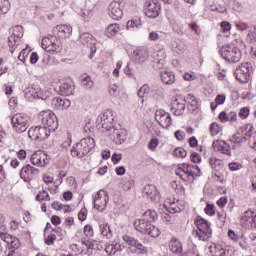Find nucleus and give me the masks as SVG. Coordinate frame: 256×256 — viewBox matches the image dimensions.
<instances>
[{
    "label": "nucleus",
    "instance_id": "nucleus-1",
    "mask_svg": "<svg viewBox=\"0 0 256 256\" xmlns=\"http://www.w3.org/2000/svg\"><path fill=\"white\" fill-rule=\"evenodd\" d=\"M175 174L185 183H193L197 177H201V168L197 165L183 163L176 169Z\"/></svg>",
    "mask_w": 256,
    "mask_h": 256
},
{
    "label": "nucleus",
    "instance_id": "nucleus-2",
    "mask_svg": "<svg viewBox=\"0 0 256 256\" xmlns=\"http://www.w3.org/2000/svg\"><path fill=\"white\" fill-rule=\"evenodd\" d=\"M92 149H95V139L92 137L82 138L79 142L73 145L70 153L72 157L77 159H83L85 155H88Z\"/></svg>",
    "mask_w": 256,
    "mask_h": 256
},
{
    "label": "nucleus",
    "instance_id": "nucleus-3",
    "mask_svg": "<svg viewBox=\"0 0 256 256\" xmlns=\"http://www.w3.org/2000/svg\"><path fill=\"white\" fill-rule=\"evenodd\" d=\"M134 227L136 231L142 233L143 235H149L150 237H159L161 235V230L158 227L151 224L147 219L143 216L140 219H136L134 221Z\"/></svg>",
    "mask_w": 256,
    "mask_h": 256
},
{
    "label": "nucleus",
    "instance_id": "nucleus-4",
    "mask_svg": "<svg viewBox=\"0 0 256 256\" xmlns=\"http://www.w3.org/2000/svg\"><path fill=\"white\" fill-rule=\"evenodd\" d=\"M194 225H196V237L199 241H209L213 235V230L211 229V223L201 216H197Z\"/></svg>",
    "mask_w": 256,
    "mask_h": 256
},
{
    "label": "nucleus",
    "instance_id": "nucleus-5",
    "mask_svg": "<svg viewBox=\"0 0 256 256\" xmlns=\"http://www.w3.org/2000/svg\"><path fill=\"white\" fill-rule=\"evenodd\" d=\"M220 55L228 63H239L243 57L241 50L233 44L222 46Z\"/></svg>",
    "mask_w": 256,
    "mask_h": 256
},
{
    "label": "nucleus",
    "instance_id": "nucleus-6",
    "mask_svg": "<svg viewBox=\"0 0 256 256\" xmlns=\"http://www.w3.org/2000/svg\"><path fill=\"white\" fill-rule=\"evenodd\" d=\"M41 47L47 53H61V40L55 34H48L42 38Z\"/></svg>",
    "mask_w": 256,
    "mask_h": 256
},
{
    "label": "nucleus",
    "instance_id": "nucleus-7",
    "mask_svg": "<svg viewBox=\"0 0 256 256\" xmlns=\"http://www.w3.org/2000/svg\"><path fill=\"white\" fill-rule=\"evenodd\" d=\"M40 117L45 129H47L50 133L57 131L59 128V122L57 121V116H55L53 111H42L40 112Z\"/></svg>",
    "mask_w": 256,
    "mask_h": 256
},
{
    "label": "nucleus",
    "instance_id": "nucleus-8",
    "mask_svg": "<svg viewBox=\"0 0 256 256\" xmlns=\"http://www.w3.org/2000/svg\"><path fill=\"white\" fill-rule=\"evenodd\" d=\"M11 123L16 133H25L29 129V116L25 114H15L11 118Z\"/></svg>",
    "mask_w": 256,
    "mask_h": 256
},
{
    "label": "nucleus",
    "instance_id": "nucleus-9",
    "mask_svg": "<svg viewBox=\"0 0 256 256\" xmlns=\"http://www.w3.org/2000/svg\"><path fill=\"white\" fill-rule=\"evenodd\" d=\"M79 41L84 47H90L89 59H93L95 53H97V46H95L97 44V39H95L91 33L82 32L79 35Z\"/></svg>",
    "mask_w": 256,
    "mask_h": 256
},
{
    "label": "nucleus",
    "instance_id": "nucleus-10",
    "mask_svg": "<svg viewBox=\"0 0 256 256\" xmlns=\"http://www.w3.org/2000/svg\"><path fill=\"white\" fill-rule=\"evenodd\" d=\"M21 37H23V26H14L11 29V35L8 37V47L10 53H15V49H17V45H19Z\"/></svg>",
    "mask_w": 256,
    "mask_h": 256
},
{
    "label": "nucleus",
    "instance_id": "nucleus-11",
    "mask_svg": "<svg viewBox=\"0 0 256 256\" xmlns=\"http://www.w3.org/2000/svg\"><path fill=\"white\" fill-rule=\"evenodd\" d=\"M50 135L51 133L44 126L31 127L28 131V137L32 141H45Z\"/></svg>",
    "mask_w": 256,
    "mask_h": 256
},
{
    "label": "nucleus",
    "instance_id": "nucleus-12",
    "mask_svg": "<svg viewBox=\"0 0 256 256\" xmlns=\"http://www.w3.org/2000/svg\"><path fill=\"white\" fill-rule=\"evenodd\" d=\"M109 203V194L105 190H99L94 196V209L103 213Z\"/></svg>",
    "mask_w": 256,
    "mask_h": 256
},
{
    "label": "nucleus",
    "instance_id": "nucleus-13",
    "mask_svg": "<svg viewBox=\"0 0 256 256\" xmlns=\"http://www.w3.org/2000/svg\"><path fill=\"white\" fill-rule=\"evenodd\" d=\"M50 95L51 93L49 91L43 90L37 85H33L31 89L25 93V98L28 101H33V99H42V101H45V99H49Z\"/></svg>",
    "mask_w": 256,
    "mask_h": 256
},
{
    "label": "nucleus",
    "instance_id": "nucleus-14",
    "mask_svg": "<svg viewBox=\"0 0 256 256\" xmlns=\"http://www.w3.org/2000/svg\"><path fill=\"white\" fill-rule=\"evenodd\" d=\"M108 137L111 141H114L116 145H122L127 140V132L123 129H117L113 126H110L106 129Z\"/></svg>",
    "mask_w": 256,
    "mask_h": 256
},
{
    "label": "nucleus",
    "instance_id": "nucleus-15",
    "mask_svg": "<svg viewBox=\"0 0 256 256\" xmlns=\"http://www.w3.org/2000/svg\"><path fill=\"white\" fill-rule=\"evenodd\" d=\"M240 225L244 229H256V212L252 210L245 211L241 216Z\"/></svg>",
    "mask_w": 256,
    "mask_h": 256
},
{
    "label": "nucleus",
    "instance_id": "nucleus-16",
    "mask_svg": "<svg viewBox=\"0 0 256 256\" xmlns=\"http://www.w3.org/2000/svg\"><path fill=\"white\" fill-rule=\"evenodd\" d=\"M155 120L160 126L163 127V129H169V127L173 125L171 114L163 109H158L155 111Z\"/></svg>",
    "mask_w": 256,
    "mask_h": 256
},
{
    "label": "nucleus",
    "instance_id": "nucleus-17",
    "mask_svg": "<svg viewBox=\"0 0 256 256\" xmlns=\"http://www.w3.org/2000/svg\"><path fill=\"white\" fill-rule=\"evenodd\" d=\"M144 13L149 17V19H157V17L161 15V3L159 0L149 1L146 5Z\"/></svg>",
    "mask_w": 256,
    "mask_h": 256
},
{
    "label": "nucleus",
    "instance_id": "nucleus-18",
    "mask_svg": "<svg viewBox=\"0 0 256 256\" xmlns=\"http://www.w3.org/2000/svg\"><path fill=\"white\" fill-rule=\"evenodd\" d=\"M251 71V64L249 63H242L238 68L235 70V77L237 81L240 83H247L249 81L251 75L249 74Z\"/></svg>",
    "mask_w": 256,
    "mask_h": 256
},
{
    "label": "nucleus",
    "instance_id": "nucleus-19",
    "mask_svg": "<svg viewBox=\"0 0 256 256\" xmlns=\"http://www.w3.org/2000/svg\"><path fill=\"white\" fill-rule=\"evenodd\" d=\"M49 161V156L41 150L34 152L30 157V163H32V165H36L37 167H47Z\"/></svg>",
    "mask_w": 256,
    "mask_h": 256
},
{
    "label": "nucleus",
    "instance_id": "nucleus-20",
    "mask_svg": "<svg viewBox=\"0 0 256 256\" xmlns=\"http://www.w3.org/2000/svg\"><path fill=\"white\" fill-rule=\"evenodd\" d=\"M185 103H187V99L185 98V96H177L172 101L171 113H173V115H176V117H179V115H183V113H185Z\"/></svg>",
    "mask_w": 256,
    "mask_h": 256
},
{
    "label": "nucleus",
    "instance_id": "nucleus-21",
    "mask_svg": "<svg viewBox=\"0 0 256 256\" xmlns=\"http://www.w3.org/2000/svg\"><path fill=\"white\" fill-rule=\"evenodd\" d=\"M40 171L39 168H35L31 166L30 164L25 165L21 171L20 176L23 181L26 183H29V181H32V179H35L37 175H39Z\"/></svg>",
    "mask_w": 256,
    "mask_h": 256
},
{
    "label": "nucleus",
    "instance_id": "nucleus-22",
    "mask_svg": "<svg viewBox=\"0 0 256 256\" xmlns=\"http://www.w3.org/2000/svg\"><path fill=\"white\" fill-rule=\"evenodd\" d=\"M52 33L58 39H69V37H71V33H73V27L67 24L57 25L53 28Z\"/></svg>",
    "mask_w": 256,
    "mask_h": 256
},
{
    "label": "nucleus",
    "instance_id": "nucleus-23",
    "mask_svg": "<svg viewBox=\"0 0 256 256\" xmlns=\"http://www.w3.org/2000/svg\"><path fill=\"white\" fill-rule=\"evenodd\" d=\"M123 241L127 243L130 247H135L136 251H138L139 255H147L149 253V249L145 247L138 239L133 238L129 235L123 236Z\"/></svg>",
    "mask_w": 256,
    "mask_h": 256
},
{
    "label": "nucleus",
    "instance_id": "nucleus-24",
    "mask_svg": "<svg viewBox=\"0 0 256 256\" xmlns=\"http://www.w3.org/2000/svg\"><path fill=\"white\" fill-rule=\"evenodd\" d=\"M143 197H147L150 199V201H153L154 203H157L159 199H161V196L159 194V190H157V187L153 184H147L142 188Z\"/></svg>",
    "mask_w": 256,
    "mask_h": 256
},
{
    "label": "nucleus",
    "instance_id": "nucleus-25",
    "mask_svg": "<svg viewBox=\"0 0 256 256\" xmlns=\"http://www.w3.org/2000/svg\"><path fill=\"white\" fill-rule=\"evenodd\" d=\"M109 16L115 21H119L123 17V9H121V3L113 1L108 7Z\"/></svg>",
    "mask_w": 256,
    "mask_h": 256
},
{
    "label": "nucleus",
    "instance_id": "nucleus-26",
    "mask_svg": "<svg viewBox=\"0 0 256 256\" xmlns=\"http://www.w3.org/2000/svg\"><path fill=\"white\" fill-rule=\"evenodd\" d=\"M51 105L57 111H63L71 107V100L65 97H54L52 99Z\"/></svg>",
    "mask_w": 256,
    "mask_h": 256
},
{
    "label": "nucleus",
    "instance_id": "nucleus-27",
    "mask_svg": "<svg viewBox=\"0 0 256 256\" xmlns=\"http://www.w3.org/2000/svg\"><path fill=\"white\" fill-rule=\"evenodd\" d=\"M212 147L214 151H219L222 155L231 157V146L225 140H215L212 143Z\"/></svg>",
    "mask_w": 256,
    "mask_h": 256
},
{
    "label": "nucleus",
    "instance_id": "nucleus-28",
    "mask_svg": "<svg viewBox=\"0 0 256 256\" xmlns=\"http://www.w3.org/2000/svg\"><path fill=\"white\" fill-rule=\"evenodd\" d=\"M100 121L102 123V129H109L110 127H113V121H115V118H113V112L111 110H106L102 114H100Z\"/></svg>",
    "mask_w": 256,
    "mask_h": 256
},
{
    "label": "nucleus",
    "instance_id": "nucleus-29",
    "mask_svg": "<svg viewBox=\"0 0 256 256\" xmlns=\"http://www.w3.org/2000/svg\"><path fill=\"white\" fill-rule=\"evenodd\" d=\"M149 59V51L145 48H138L133 51V60L135 63H145Z\"/></svg>",
    "mask_w": 256,
    "mask_h": 256
},
{
    "label": "nucleus",
    "instance_id": "nucleus-30",
    "mask_svg": "<svg viewBox=\"0 0 256 256\" xmlns=\"http://www.w3.org/2000/svg\"><path fill=\"white\" fill-rule=\"evenodd\" d=\"M185 99L186 103H188V111H190V113H197V111H199V102L197 101V97H195V95L188 94Z\"/></svg>",
    "mask_w": 256,
    "mask_h": 256
},
{
    "label": "nucleus",
    "instance_id": "nucleus-31",
    "mask_svg": "<svg viewBox=\"0 0 256 256\" xmlns=\"http://www.w3.org/2000/svg\"><path fill=\"white\" fill-rule=\"evenodd\" d=\"M0 239L4 241V243H7L10 247H20L19 239L13 237L9 233H0Z\"/></svg>",
    "mask_w": 256,
    "mask_h": 256
},
{
    "label": "nucleus",
    "instance_id": "nucleus-32",
    "mask_svg": "<svg viewBox=\"0 0 256 256\" xmlns=\"http://www.w3.org/2000/svg\"><path fill=\"white\" fill-rule=\"evenodd\" d=\"M169 249L174 255H181L183 253V243L177 238H172L169 243Z\"/></svg>",
    "mask_w": 256,
    "mask_h": 256
},
{
    "label": "nucleus",
    "instance_id": "nucleus-33",
    "mask_svg": "<svg viewBox=\"0 0 256 256\" xmlns=\"http://www.w3.org/2000/svg\"><path fill=\"white\" fill-rule=\"evenodd\" d=\"M164 207L168 211V213H181V207L177 206L175 199L168 198L164 202Z\"/></svg>",
    "mask_w": 256,
    "mask_h": 256
},
{
    "label": "nucleus",
    "instance_id": "nucleus-34",
    "mask_svg": "<svg viewBox=\"0 0 256 256\" xmlns=\"http://www.w3.org/2000/svg\"><path fill=\"white\" fill-rule=\"evenodd\" d=\"M160 78L162 83L166 85H173L175 83V75L171 71L162 70L160 72Z\"/></svg>",
    "mask_w": 256,
    "mask_h": 256
},
{
    "label": "nucleus",
    "instance_id": "nucleus-35",
    "mask_svg": "<svg viewBox=\"0 0 256 256\" xmlns=\"http://www.w3.org/2000/svg\"><path fill=\"white\" fill-rule=\"evenodd\" d=\"M210 253H212L213 256H231L229 250L224 249L222 245L217 244L210 246Z\"/></svg>",
    "mask_w": 256,
    "mask_h": 256
},
{
    "label": "nucleus",
    "instance_id": "nucleus-36",
    "mask_svg": "<svg viewBox=\"0 0 256 256\" xmlns=\"http://www.w3.org/2000/svg\"><path fill=\"white\" fill-rule=\"evenodd\" d=\"M60 95H73V92L75 91V86L69 82H64L60 84L59 86Z\"/></svg>",
    "mask_w": 256,
    "mask_h": 256
},
{
    "label": "nucleus",
    "instance_id": "nucleus-37",
    "mask_svg": "<svg viewBox=\"0 0 256 256\" xmlns=\"http://www.w3.org/2000/svg\"><path fill=\"white\" fill-rule=\"evenodd\" d=\"M168 20L173 31L178 35H183V25L181 24V21L177 18H168Z\"/></svg>",
    "mask_w": 256,
    "mask_h": 256
},
{
    "label": "nucleus",
    "instance_id": "nucleus-38",
    "mask_svg": "<svg viewBox=\"0 0 256 256\" xmlns=\"http://www.w3.org/2000/svg\"><path fill=\"white\" fill-rule=\"evenodd\" d=\"M253 129H254L253 125L244 124L242 127L239 128L238 133L242 137H246V139L248 140L249 137L253 135Z\"/></svg>",
    "mask_w": 256,
    "mask_h": 256
},
{
    "label": "nucleus",
    "instance_id": "nucleus-39",
    "mask_svg": "<svg viewBox=\"0 0 256 256\" xmlns=\"http://www.w3.org/2000/svg\"><path fill=\"white\" fill-rule=\"evenodd\" d=\"M209 165L213 171H223V162L215 156L209 158Z\"/></svg>",
    "mask_w": 256,
    "mask_h": 256
},
{
    "label": "nucleus",
    "instance_id": "nucleus-40",
    "mask_svg": "<svg viewBox=\"0 0 256 256\" xmlns=\"http://www.w3.org/2000/svg\"><path fill=\"white\" fill-rule=\"evenodd\" d=\"M121 251V244L117 242L108 243L105 246V252L107 255H115V253Z\"/></svg>",
    "mask_w": 256,
    "mask_h": 256
},
{
    "label": "nucleus",
    "instance_id": "nucleus-41",
    "mask_svg": "<svg viewBox=\"0 0 256 256\" xmlns=\"http://www.w3.org/2000/svg\"><path fill=\"white\" fill-rule=\"evenodd\" d=\"M120 30H121V27L119 26V24L117 23L110 24L105 30V36L115 37V35H117Z\"/></svg>",
    "mask_w": 256,
    "mask_h": 256
},
{
    "label": "nucleus",
    "instance_id": "nucleus-42",
    "mask_svg": "<svg viewBox=\"0 0 256 256\" xmlns=\"http://www.w3.org/2000/svg\"><path fill=\"white\" fill-rule=\"evenodd\" d=\"M81 85L84 89H93L95 82L91 79V76L84 74L81 76Z\"/></svg>",
    "mask_w": 256,
    "mask_h": 256
},
{
    "label": "nucleus",
    "instance_id": "nucleus-43",
    "mask_svg": "<svg viewBox=\"0 0 256 256\" xmlns=\"http://www.w3.org/2000/svg\"><path fill=\"white\" fill-rule=\"evenodd\" d=\"M100 232L103 237H106V239H111L113 237L111 227L107 223L100 224Z\"/></svg>",
    "mask_w": 256,
    "mask_h": 256
},
{
    "label": "nucleus",
    "instance_id": "nucleus-44",
    "mask_svg": "<svg viewBox=\"0 0 256 256\" xmlns=\"http://www.w3.org/2000/svg\"><path fill=\"white\" fill-rule=\"evenodd\" d=\"M246 43H256V27L250 26L245 38Z\"/></svg>",
    "mask_w": 256,
    "mask_h": 256
},
{
    "label": "nucleus",
    "instance_id": "nucleus-45",
    "mask_svg": "<svg viewBox=\"0 0 256 256\" xmlns=\"http://www.w3.org/2000/svg\"><path fill=\"white\" fill-rule=\"evenodd\" d=\"M226 100H227V96L225 94H218L215 97V103L210 104L212 111H215V109H217V105H223Z\"/></svg>",
    "mask_w": 256,
    "mask_h": 256
},
{
    "label": "nucleus",
    "instance_id": "nucleus-46",
    "mask_svg": "<svg viewBox=\"0 0 256 256\" xmlns=\"http://www.w3.org/2000/svg\"><path fill=\"white\" fill-rule=\"evenodd\" d=\"M142 217L146 219V221H149V223H153V221H157L159 214H157V211L155 210H148Z\"/></svg>",
    "mask_w": 256,
    "mask_h": 256
},
{
    "label": "nucleus",
    "instance_id": "nucleus-47",
    "mask_svg": "<svg viewBox=\"0 0 256 256\" xmlns=\"http://www.w3.org/2000/svg\"><path fill=\"white\" fill-rule=\"evenodd\" d=\"M9 9H11L9 0H0V15H7Z\"/></svg>",
    "mask_w": 256,
    "mask_h": 256
},
{
    "label": "nucleus",
    "instance_id": "nucleus-48",
    "mask_svg": "<svg viewBox=\"0 0 256 256\" xmlns=\"http://www.w3.org/2000/svg\"><path fill=\"white\" fill-rule=\"evenodd\" d=\"M120 187L123 191H129L133 187V180L129 178H122Z\"/></svg>",
    "mask_w": 256,
    "mask_h": 256
},
{
    "label": "nucleus",
    "instance_id": "nucleus-49",
    "mask_svg": "<svg viewBox=\"0 0 256 256\" xmlns=\"http://www.w3.org/2000/svg\"><path fill=\"white\" fill-rule=\"evenodd\" d=\"M230 141H231V143H234V145H240L241 143H245L247 141V137L242 136L238 132L237 134H234L232 136V139Z\"/></svg>",
    "mask_w": 256,
    "mask_h": 256
},
{
    "label": "nucleus",
    "instance_id": "nucleus-50",
    "mask_svg": "<svg viewBox=\"0 0 256 256\" xmlns=\"http://www.w3.org/2000/svg\"><path fill=\"white\" fill-rule=\"evenodd\" d=\"M36 201H51V197L47 191L42 190L36 195Z\"/></svg>",
    "mask_w": 256,
    "mask_h": 256
},
{
    "label": "nucleus",
    "instance_id": "nucleus-51",
    "mask_svg": "<svg viewBox=\"0 0 256 256\" xmlns=\"http://www.w3.org/2000/svg\"><path fill=\"white\" fill-rule=\"evenodd\" d=\"M149 91H151V88L149 87V84H144L138 91V97L143 99L146 95H149Z\"/></svg>",
    "mask_w": 256,
    "mask_h": 256
},
{
    "label": "nucleus",
    "instance_id": "nucleus-52",
    "mask_svg": "<svg viewBox=\"0 0 256 256\" xmlns=\"http://www.w3.org/2000/svg\"><path fill=\"white\" fill-rule=\"evenodd\" d=\"M109 94L111 95V97H119V95L121 94V90H119V86L115 84H111L109 86Z\"/></svg>",
    "mask_w": 256,
    "mask_h": 256
},
{
    "label": "nucleus",
    "instance_id": "nucleus-53",
    "mask_svg": "<svg viewBox=\"0 0 256 256\" xmlns=\"http://www.w3.org/2000/svg\"><path fill=\"white\" fill-rule=\"evenodd\" d=\"M171 187L172 189H174V191L176 193H178L179 195H183L185 193V188H183V185L178 184L177 181H173L171 183Z\"/></svg>",
    "mask_w": 256,
    "mask_h": 256
},
{
    "label": "nucleus",
    "instance_id": "nucleus-54",
    "mask_svg": "<svg viewBox=\"0 0 256 256\" xmlns=\"http://www.w3.org/2000/svg\"><path fill=\"white\" fill-rule=\"evenodd\" d=\"M236 29H238V31H249V26L247 23L239 21V22H235L234 23Z\"/></svg>",
    "mask_w": 256,
    "mask_h": 256
},
{
    "label": "nucleus",
    "instance_id": "nucleus-55",
    "mask_svg": "<svg viewBox=\"0 0 256 256\" xmlns=\"http://www.w3.org/2000/svg\"><path fill=\"white\" fill-rule=\"evenodd\" d=\"M80 16L84 19V21H89L91 17H93V10L85 9L80 12Z\"/></svg>",
    "mask_w": 256,
    "mask_h": 256
},
{
    "label": "nucleus",
    "instance_id": "nucleus-56",
    "mask_svg": "<svg viewBox=\"0 0 256 256\" xmlns=\"http://www.w3.org/2000/svg\"><path fill=\"white\" fill-rule=\"evenodd\" d=\"M173 155H174V157H180L183 159L184 157H187V151H185V149L179 147L173 151Z\"/></svg>",
    "mask_w": 256,
    "mask_h": 256
},
{
    "label": "nucleus",
    "instance_id": "nucleus-57",
    "mask_svg": "<svg viewBox=\"0 0 256 256\" xmlns=\"http://www.w3.org/2000/svg\"><path fill=\"white\" fill-rule=\"evenodd\" d=\"M16 249H19V247L9 246L8 248L5 249V251L2 250V254H0V255L1 256H13V255H15Z\"/></svg>",
    "mask_w": 256,
    "mask_h": 256
},
{
    "label": "nucleus",
    "instance_id": "nucleus-58",
    "mask_svg": "<svg viewBox=\"0 0 256 256\" xmlns=\"http://www.w3.org/2000/svg\"><path fill=\"white\" fill-rule=\"evenodd\" d=\"M157 147H159V139L157 138H152L149 142H148V149L150 151H155V149H157Z\"/></svg>",
    "mask_w": 256,
    "mask_h": 256
},
{
    "label": "nucleus",
    "instance_id": "nucleus-59",
    "mask_svg": "<svg viewBox=\"0 0 256 256\" xmlns=\"http://www.w3.org/2000/svg\"><path fill=\"white\" fill-rule=\"evenodd\" d=\"M206 215H210V217H213L215 215V204L208 203L204 209Z\"/></svg>",
    "mask_w": 256,
    "mask_h": 256
},
{
    "label": "nucleus",
    "instance_id": "nucleus-60",
    "mask_svg": "<svg viewBox=\"0 0 256 256\" xmlns=\"http://www.w3.org/2000/svg\"><path fill=\"white\" fill-rule=\"evenodd\" d=\"M238 117H240V119H247V117H249V108H241L238 113Z\"/></svg>",
    "mask_w": 256,
    "mask_h": 256
},
{
    "label": "nucleus",
    "instance_id": "nucleus-61",
    "mask_svg": "<svg viewBox=\"0 0 256 256\" xmlns=\"http://www.w3.org/2000/svg\"><path fill=\"white\" fill-rule=\"evenodd\" d=\"M94 234L95 232L93 231V226L91 225L84 226V235L86 237H93Z\"/></svg>",
    "mask_w": 256,
    "mask_h": 256
},
{
    "label": "nucleus",
    "instance_id": "nucleus-62",
    "mask_svg": "<svg viewBox=\"0 0 256 256\" xmlns=\"http://www.w3.org/2000/svg\"><path fill=\"white\" fill-rule=\"evenodd\" d=\"M210 133L212 136L219 135V124L212 123L210 125Z\"/></svg>",
    "mask_w": 256,
    "mask_h": 256
},
{
    "label": "nucleus",
    "instance_id": "nucleus-63",
    "mask_svg": "<svg viewBox=\"0 0 256 256\" xmlns=\"http://www.w3.org/2000/svg\"><path fill=\"white\" fill-rule=\"evenodd\" d=\"M190 160L192 163H201V155L197 152H192L190 155Z\"/></svg>",
    "mask_w": 256,
    "mask_h": 256
},
{
    "label": "nucleus",
    "instance_id": "nucleus-64",
    "mask_svg": "<svg viewBox=\"0 0 256 256\" xmlns=\"http://www.w3.org/2000/svg\"><path fill=\"white\" fill-rule=\"evenodd\" d=\"M249 144L254 151H256V134H253L251 137H249Z\"/></svg>",
    "mask_w": 256,
    "mask_h": 256
}]
</instances>
